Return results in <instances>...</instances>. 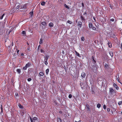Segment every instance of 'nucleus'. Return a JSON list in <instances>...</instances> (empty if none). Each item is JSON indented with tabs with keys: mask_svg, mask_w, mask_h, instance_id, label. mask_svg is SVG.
I'll return each instance as SVG.
<instances>
[{
	"mask_svg": "<svg viewBox=\"0 0 122 122\" xmlns=\"http://www.w3.org/2000/svg\"><path fill=\"white\" fill-rule=\"evenodd\" d=\"M41 53H44L45 52V51L42 49H41Z\"/></svg>",
	"mask_w": 122,
	"mask_h": 122,
	"instance_id": "nucleus-45",
	"label": "nucleus"
},
{
	"mask_svg": "<svg viewBox=\"0 0 122 122\" xmlns=\"http://www.w3.org/2000/svg\"><path fill=\"white\" fill-rule=\"evenodd\" d=\"M78 25L80 28H81L82 25V23L81 21H79L78 22Z\"/></svg>",
	"mask_w": 122,
	"mask_h": 122,
	"instance_id": "nucleus-3",
	"label": "nucleus"
},
{
	"mask_svg": "<svg viewBox=\"0 0 122 122\" xmlns=\"http://www.w3.org/2000/svg\"><path fill=\"white\" fill-rule=\"evenodd\" d=\"M28 47L27 49V50L28 51H30V47L29 46H28Z\"/></svg>",
	"mask_w": 122,
	"mask_h": 122,
	"instance_id": "nucleus-46",
	"label": "nucleus"
},
{
	"mask_svg": "<svg viewBox=\"0 0 122 122\" xmlns=\"http://www.w3.org/2000/svg\"><path fill=\"white\" fill-rule=\"evenodd\" d=\"M27 67L26 66H25L23 67V69L24 70H26L27 69Z\"/></svg>",
	"mask_w": 122,
	"mask_h": 122,
	"instance_id": "nucleus-38",
	"label": "nucleus"
},
{
	"mask_svg": "<svg viewBox=\"0 0 122 122\" xmlns=\"http://www.w3.org/2000/svg\"><path fill=\"white\" fill-rule=\"evenodd\" d=\"M31 64L30 62H28L26 64L25 66H26L27 67H28L31 66Z\"/></svg>",
	"mask_w": 122,
	"mask_h": 122,
	"instance_id": "nucleus-14",
	"label": "nucleus"
},
{
	"mask_svg": "<svg viewBox=\"0 0 122 122\" xmlns=\"http://www.w3.org/2000/svg\"><path fill=\"white\" fill-rule=\"evenodd\" d=\"M44 63L46 65H47L48 64V63L47 62V61H45L44 62Z\"/></svg>",
	"mask_w": 122,
	"mask_h": 122,
	"instance_id": "nucleus-44",
	"label": "nucleus"
},
{
	"mask_svg": "<svg viewBox=\"0 0 122 122\" xmlns=\"http://www.w3.org/2000/svg\"><path fill=\"white\" fill-rule=\"evenodd\" d=\"M17 47L16 46H15L14 48V49L12 50V51L13 52H16V50H17Z\"/></svg>",
	"mask_w": 122,
	"mask_h": 122,
	"instance_id": "nucleus-11",
	"label": "nucleus"
},
{
	"mask_svg": "<svg viewBox=\"0 0 122 122\" xmlns=\"http://www.w3.org/2000/svg\"><path fill=\"white\" fill-rule=\"evenodd\" d=\"M114 19H110V21H114Z\"/></svg>",
	"mask_w": 122,
	"mask_h": 122,
	"instance_id": "nucleus-51",
	"label": "nucleus"
},
{
	"mask_svg": "<svg viewBox=\"0 0 122 122\" xmlns=\"http://www.w3.org/2000/svg\"><path fill=\"white\" fill-rule=\"evenodd\" d=\"M64 6L67 8L68 9H69V6H68L67 5H66V4H64Z\"/></svg>",
	"mask_w": 122,
	"mask_h": 122,
	"instance_id": "nucleus-28",
	"label": "nucleus"
},
{
	"mask_svg": "<svg viewBox=\"0 0 122 122\" xmlns=\"http://www.w3.org/2000/svg\"><path fill=\"white\" fill-rule=\"evenodd\" d=\"M5 14H3L2 15L1 17H0V19L1 20H2Z\"/></svg>",
	"mask_w": 122,
	"mask_h": 122,
	"instance_id": "nucleus-37",
	"label": "nucleus"
},
{
	"mask_svg": "<svg viewBox=\"0 0 122 122\" xmlns=\"http://www.w3.org/2000/svg\"><path fill=\"white\" fill-rule=\"evenodd\" d=\"M16 51H17V54H18L19 52V50H18V49H17V50H16Z\"/></svg>",
	"mask_w": 122,
	"mask_h": 122,
	"instance_id": "nucleus-53",
	"label": "nucleus"
},
{
	"mask_svg": "<svg viewBox=\"0 0 122 122\" xmlns=\"http://www.w3.org/2000/svg\"><path fill=\"white\" fill-rule=\"evenodd\" d=\"M81 122V121L80 120L78 122Z\"/></svg>",
	"mask_w": 122,
	"mask_h": 122,
	"instance_id": "nucleus-60",
	"label": "nucleus"
},
{
	"mask_svg": "<svg viewBox=\"0 0 122 122\" xmlns=\"http://www.w3.org/2000/svg\"><path fill=\"white\" fill-rule=\"evenodd\" d=\"M27 4H25L23 5H21V8L23 9H25L26 8Z\"/></svg>",
	"mask_w": 122,
	"mask_h": 122,
	"instance_id": "nucleus-8",
	"label": "nucleus"
},
{
	"mask_svg": "<svg viewBox=\"0 0 122 122\" xmlns=\"http://www.w3.org/2000/svg\"><path fill=\"white\" fill-rule=\"evenodd\" d=\"M19 5H17L15 8V9H18L19 8Z\"/></svg>",
	"mask_w": 122,
	"mask_h": 122,
	"instance_id": "nucleus-52",
	"label": "nucleus"
},
{
	"mask_svg": "<svg viewBox=\"0 0 122 122\" xmlns=\"http://www.w3.org/2000/svg\"><path fill=\"white\" fill-rule=\"evenodd\" d=\"M42 39H40V42H39V43L40 44H42Z\"/></svg>",
	"mask_w": 122,
	"mask_h": 122,
	"instance_id": "nucleus-31",
	"label": "nucleus"
},
{
	"mask_svg": "<svg viewBox=\"0 0 122 122\" xmlns=\"http://www.w3.org/2000/svg\"><path fill=\"white\" fill-rule=\"evenodd\" d=\"M15 95L16 96H17L18 95V94L17 93H15Z\"/></svg>",
	"mask_w": 122,
	"mask_h": 122,
	"instance_id": "nucleus-54",
	"label": "nucleus"
},
{
	"mask_svg": "<svg viewBox=\"0 0 122 122\" xmlns=\"http://www.w3.org/2000/svg\"><path fill=\"white\" fill-rule=\"evenodd\" d=\"M92 61L93 62V63L95 65V64L96 63V61H95V59L94 58V56L93 55L92 56Z\"/></svg>",
	"mask_w": 122,
	"mask_h": 122,
	"instance_id": "nucleus-5",
	"label": "nucleus"
},
{
	"mask_svg": "<svg viewBox=\"0 0 122 122\" xmlns=\"http://www.w3.org/2000/svg\"><path fill=\"white\" fill-rule=\"evenodd\" d=\"M93 87V86H92V87H92V88H91L92 90H91V91L92 92V94H93L94 93V90L92 89V87Z\"/></svg>",
	"mask_w": 122,
	"mask_h": 122,
	"instance_id": "nucleus-41",
	"label": "nucleus"
},
{
	"mask_svg": "<svg viewBox=\"0 0 122 122\" xmlns=\"http://www.w3.org/2000/svg\"><path fill=\"white\" fill-rule=\"evenodd\" d=\"M54 103H55V104L57 106H58L60 105V104L57 101L55 100L54 101Z\"/></svg>",
	"mask_w": 122,
	"mask_h": 122,
	"instance_id": "nucleus-7",
	"label": "nucleus"
},
{
	"mask_svg": "<svg viewBox=\"0 0 122 122\" xmlns=\"http://www.w3.org/2000/svg\"><path fill=\"white\" fill-rule=\"evenodd\" d=\"M13 42H12V46H13Z\"/></svg>",
	"mask_w": 122,
	"mask_h": 122,
	"instance_id": "nucleus-62",
	"label": "nucleus"
},
{
	"mask_svg": "<svg viewBox=\"0 0 122 122\" xmlns=\"http://www.w3.org/2000/svg\"><path fill=\"white\" fill-rule=\"evenodd\" d=\"M86 76V74L84 72H83L82 73L81 76L83 78H84Z\"/></svg>",
	"mask_w": 122,
	"mask_h": 122,
	"instance_id": "nucleus-6",
	"label": "nucleus"
},
{
	"mask_svg": "<svg viewBox=\"0 0 122 122\" xmlns=\"http://www.w3.org/2000/svg\"><path fill=\"white\" fill-rule=\"evenodd\" d=\"M45 4L46 2L44 1H42L41 3V5L43 6L45 5Z\"/></svg>",
	"mask_w": 122,
	"mask_h": 122,
	"instance_id": "nucleus-21",
	"label": "nucleus"
},
{
	"mask_svg": "<svg viewBox=\"0 0 122 122\" xmlns=\"http://www.w3.org/2000/svg\"><path fill=\"white\" fill-rule=\"evenodd\" d=\"M103 108L104 109H106V106L105 105H104L103 106Z\"/></svg>",
	"mask_w": 122,
	"mask_h": 122,
	"instance_id": "nucleus-49",
	"label": "nucleus"
},
{
	"mask_svg": "<svg viewBox=\"0 0 122 122\" xmlns=\"http://www.w3.org/2000/svg\"><path fill=\"white\" fill-rule=\"evenodd\" d=\"M107 111L108 112H109L110 111V108H108L107 109Z\"/></svg>",
	"mask_w": 122,
	"mask_h": 122,
	"instance_id": "nucleus-50",
	"label": "nucleus"
},
{
	"mask_svg": "<svg viewBox=\"0 0 122 122\" xmlns=\"http://www.w3.org/2000/svg\"><path fill=\"white\" fill-rule=\"evenodd\" d=\"M49 25L50 27H52L53 26L54 24L52 23L51 22L49 24Z\"/></svg>",
	"mask_w": 122,
	"mask_h": 122,
	"instance_id": "nucleus-19",
	"label": "nucleus"
},
{
	"mask_svg": "<svg viewBox=\"0 0 122 122\" xmlns=\"http://www.w3.org/2000/svg\"><path fill=\"white\" fill-rule=\"evenodd\" d=\"M67 22L68 23H69L70 24H71L72 23V22L69 20H68Z\"/></svg>",
	"mask_w": 122,
	"mask_h": 122,
	"instance_id": "nucleus-47",
	"label": "nucleus"
},
{
	"mask_svg": "<svg viewBox=\"0 0 122 122\" xmlns=\"http://www.w3.org/2000/svg\"><path fill=\"white\" fill-rule=\"evenodd\" d=\"M93 19H94V20L95 21H96V19H95V18L94 17H93Z\"/></svg>",
	"mask_w": 122,
	"mask_h": 122,
	"instance_id": "nucleus-58",
	"label": "nucleus"
},
{
	"mask_svg": "<svg viewBox=\"0 0 122 122\" xmlns=\"http://www.w3.org/2000/svg\"><path fill=\"white\" fill-rule=\"evenodd\" d=\"M16 71L19 74L21 72L20 70L18 69H17Z\"/></svg>",
	"mask_w": 122,
	"mask_h": 122,
	"instance_id": "nucleus-25",
	"label": "nucleus"
},
{
	"mask_svg": "<svg viewBox=\"0 0 122 122\" xmlns=\"http://www.w3.org/2000/svg\"><path fill=\"white\" fill-rule=\"evenodd\" d=\"M86 107L88 109V110H90L89 106L88 104H87L86 105Z\"/></svg>",
	"mask_w": 122,
	"mask_h": 122,
	"instance_id": "nucleus-32",
	"label": "nucleus"
},
{
	"mask_svg": "<svg viewBox=\"0 0 122 122\" xmlns=\"http://www.w3.org/2000/svg\"><path fill=\"white\" fill-rule=\"evenodd\" d=\"M113 6L111 4H109V7L111 8V9H112L113 8Z\"/></svg>",
	"mask_w": 122,
	"mask_h": 122,
	"instance_id": "nucleus-42",
	"label": "nucleus"
},
{
	"mask_svg": "<svg viewBox=\"0 0 122 122\" xmlns=\"http://www.w3.org/2000/svg\"><path fill=\"white\" fill-rule=\"evenodd\" d=\"M82 7H84V4L83 3H82Z\"/></svg>",
	"mask_w": 122,
	"mask_h": 122,
	"instance_id": "nucleus-55",
	"label": "nucleus"
},
{
	"mask_svg": "<svg viewBox=\"0 0 122 122\" xmlns=\"http://www.w3.org/2000/svg\"><path fill=\"white\" fill-rule=\"evenodd\" d=\"M93 27V24L92 23H90L89 24V28H92Z\"/></svg>",
	"mask_w": 122,
	"mask_h": 122,
	"instance_id": "nucleus-9",
	"label": "nucleus"
},
{
	"mask_svg": "<svg viewBox=\"0 0 122 122\" xmlns=\"http://www.w3.org/2000/svg\"><path fill=\"white\" fill-rule=\"evenodd\" d=\"M82 41H83L85 40V38L84 37H82L81 38Z\"/></svg>",
	"mask_w": 122,
	"mask_h": 122,
	"instance_id": "nucleus-43",
	"label": "nucleus"
},
{
	"mask_svg": "<svg viewBox=\"0 0 122 122\" xmlns=\"http://www.w3.org/2000/svg\"><path fill=\"white\" fill-rule=\"evenodd\" d=\"M119 79L120 78L119 77H118L117 78V81L121 83Z\"/></svg>",
	"mask_w": 122,
	"mask_h": 122,
	"instance_id": "nucleus-35",
	"label": "nucleus"
},
{
	"mask_svg": "<svg viewBox=\"0 0 122 122\" xmlns=\"http://www.w3.org/2000/svg\"><path fill=\"white\" fill-rule=\"evenodd\" d=\"M27 44L28 45H29V43H28L27 42Z\"/></svg>",
	"mask_w": 122,
	"mask_h": 122,
	"instance_id": "nucleus-61",
	"label": "nucleus"
},
{
	"mask_svg": "<svg viewBox=\"0 0 122 122\" xmlns=\"http://www.w3.org/2000/svg\"><path fill=\"white\" fill-rule=\"evenodd\" d=\"M32 119L34 121V122H35L36 121H37L38 118L36 117H34Z\"/></svg>",
	"mask_w": 122,
	"mask_h": 122,
	"instance_id": "nucleus-17",
	"label": "nucleus"
},
{
	"mask_svg": "<svg viewBox=\"0 0 122 122\" xmlns=\"http://www.w3.org/2000/svg\"><path fill=\"white\" fill-rule=\"evenodd\" d=\"M118 104L119 105L122 104V101L119 102H118Z\"/></svg>",
	"mask_w": 122,
	"mask_h": 122,
	"instance_id": "nucleus-33",
	"label": "nucleus"
},
{
	"mask_svg": "<svg viewBox=\"0 0 122 122\" xmlns=\"http://www.w3.org/2000/svg\"><path fill=\"white\" fill-rule=\"evenodd\" d=\"M41 24L44 26H46V23L45 21L42 22Z\"/></svg>",
	"mask_w": 122,
	"mask_h": 122,
	"instance_id": "nucleus-13",
	"label": "nucleus"
},
{
	"mask_svg": "<svg viewBox=\"0 0 122 122\" xmlns=\"http://www.w3.org/2000/svg\"><path fill=\"white\" fill-rule=\"evenodd\" d=\"M87 14V12H84L83 14V15H85L86 14Z\"/></svg>",
	"mask_w": 122,
	"mask_h": 122,
	"instance_id": "nucleus-56",
	"label": "nucleus"
},
{
	"mask_svg": "<svg viewBox=\"0 0 122 122\" xmlns=\"http://www.w3.org/2000/svg\"><path fill=\"white\" fill-rule=\"evenodd\" d=\"M33 12H30L29 14H30V17H31L33 15Z\"/></svg>",
	"mask_w": 122,
	"mask_h": 122,
	"instance_id": "nucleus-27",
	"label": "nucleus"
},
{
	"mask_svg": "<svg viewBox=\"0 0 122 122\" xmlns=\"http://www.w3.org/2000/svg\"><path fill=\"white\" fill-rule=\"evenodd\" d=\"M30 122H33V119L31 118V117H30Z\"/></svg>",
	"mask_w": 122,
	"mask_h": 122,
	"instance_id": "nucleus-36",
	"label": "nucleus"
},
{
	"mask_svg": "<svg viewBox=\"0 0 122 122\" xmlns=\"http://www.w3.org/2000/svg\"><path fill=\"white\" fill-rule=\"evenodd\" d=\"M75 52L76 53V56H77L79 57H81V56L78 53L77 51H75Z\"/></svg>",
	"mask_w": 122,
	"mask_h": 122,
	"instance_id": "nucleus-18",
	"label": "nucleus"
},
{
	"mask_svg": "<svg viewBox=\"0 0 122 122\" xmlns=\"http://www.w3.org/2000/svg\"><path fill=\"white\" fill-rule=\"evenodd\" d=\"M58 122H61V120L60 118H58Z\"/></svg>",
	"mask_w": 122,
	"mask_h": 122,
	"instance_id": "nucleus-26",
	"label": "nucleus"
},
{
	"mask_svg": "<svg viewBox=\"0 0 122 122\" xmlns=\"http://www.w3.org/2000/svg\"><path fill=\"white\" fill-rule=\"evenodd\" d=\"M48 56H46L45 57V60L47 61L48 59Z\"/></svg>",
	"mask_w": 122,
	"mask_h": 122,
	"instance_id": "nucleus-30",
	"label": "nucleus"
},
{
	"mask_svg": "<svg viewBox=\"0 0 122 122\" xmlns=\"http://www.w3.org/2000/svg\"><path fill=\"white\" fill-rule=\"evenodd\" d=\"M13 55H15V53H14V54H13Z\"/></svg>",
	"mask_w": 122,
	"mask_h": 122,
	"instance_id": "nucleus-63",
	"label": "nucleus"
},
{
	"mask_svg": "<svg viewBox=\"0 0 122 122\" xmlns=\"http://www.w3.org/2000/svg\"><path fill=\"white\" fill-rule=\"evenodd\" d=\"M72 97V96L71 94H69L68 96L69 98H71Z\"/></svg>",
	"mask_w": 122,
	"mask_h": 122,
	"instance_id": "nucleus-39",
	"label": "nucleus"
},
{
	"mask_svg": "<svg viewBox=\"0 0 122 122\" xmlns=\"http://www.w3.org/2000/svg\"><path fill=\"white\" fill-rule=\"evenodd\" d=\"M113 86L117 90H118L119 89V87L118 86L116 83H114L113 84Z\"/></svg>",
	"mask_w": 122,
	"mask_h": 122,
	"instance_id": "nucleus-2",
	"label": "nucleus"
},
{
	"mask_svg": "<svg viewBox=\"0 0 122 122\" xmlns=\"http://www.w3.org/2000/svg\"><path fill=\"white\" fill-rule=\"evenodd\" d=\"M109 53L110 55L112 57L113 56V52H112L111 51H109Z\"/></svg>",
	"mask_w": 122,
	"mask_h": 122,
	"instance_id": "nucleus-16",
	"label": "nucleus"
},
{
	"mask_svg": "<svg viewBox=\"0 0 122 122\" xmlns=\"http://www.w3.org/2000/svg\"><path fill=\"white\" fill-rule=\"evenodd\" d=\"M39 75L41 76H43L44 75V73L42 72H40L39 73Z\"/></svg>",
	"mask_w": 122,
	"mask_h": 122,
	"instance_id": "nucleus-20",
	"label": "nucleus"
},
{
	"mask_svg": "<svg viewBox=\"0 0 122 122\" xmlns=\"http://www.w3.org/2000/svg\"><path fill=\"white\" fill-rule=\"evenodd\" d=\"M109 94L111 96L116 95V91L115 90H114L112 87L110 88H109Z\"/></svg>",
	"mask_w": 122,
	"mask_h": 122,
	"instance_id": "nucleus-1",
	"label": "nucleus"
},
{
	"mask_svg": "<svg viewBox=\"0 0 122 122\" xmlns=\"http://www.w3.org/2000/svg\"><path fill=\"white\" fill-rule=\"evenodd\" d=\"M49 69L48 68L46 70V75L48 74L49 72Z\"/></svg>",
	"mask_w": 122,
	"mask_h": 122,
	"instance_id": "nucleus-24",
	"label": "nucleus"
},
{
	"mask_svg": "<svg viewBox=\"0 0 122 122\" xmlns=\"http://www.w3.org/2000/svg\"><path fill=\"white\" fill-rule=\"evenodd\" d=\"M22 33L23 34H26V33L24 31H23L22 32Z\"/></svg>",
	"mask_w": 122,
	"mask_h": 122,
	"instance_id": "nucleus-48",
	"label": "nucleus"
},
{
	"mask_svg": "<svg viewBox=\"0 0 122 122\" xmlns=\"http://www.w3.org/2000/svg\"><path fill=\"white\" fill-rule=\"evenodd\" d=\"M101 104L99 103H98L97 104V107H98V108H100L101 107Z\"/></svg>",
	"mask_w": 122,
	"mask_h": 122,
	"instance_id": "nucleus-23",
	"label": "nucleus"
},
{
	"mask_svg": "<svg viewBox=\"0 0 122 122\" xmlns=\"http://www.w3.org/2000/svg\"><path fill=\"white\" fill-rule=\"evenodd\" d=\"M108 47L110 48H111L112 47V44L111 42L110 41H108Z\"/></svg>",
	"mask_w": 122,
	"mask_h": 122,
	"instance_id": "nucleus-12",
	"label": "nucleus"
},
{
	"mask_svg": "<svg viewBox=\"0 0 122 122\" xmlns=\"http://www.w3.org/2000/svg\"><path fill=\"white\" fill-rule=\"evenodd\" d=\"M92 28V29L93 30H96V28L94 27H93Z\"/></svg>",
	"mask_w": 122,
	"mask_h": 122,
	"instance_id": "nucleus-34",
	"label": "nucleus"
},
{
	"mask_svg": "<svg viewBox=\"0 0 122 122\" xmlns=\"http://www.w3.org/2000/svg\"><path fill=\"white\" fill-rule=\"evenodd\" d=\"M105 68L107 69H108L110 68L109 65L106 63H105Z\"/></svg>",
	"mask_w": 122,
	"mask_h": 122,
	"instance_id": "nucleus-10",
	"label": "nucleus"
},
{
	"mask_svg": "<svg viewBox=\"0 0 122 122\" xmlns=\"http://www.w3.org/2000/svg\"><path fill=\"white\" fill-rule=\"evenodd\" d=\"M91 68L94 71L95 70H96L97 69V68L95 65L92 66Z\"/></svg>",
	"mask_w": 122,
	"mask_h": 122,
	"instance_id": "nucleus-4",
	"label": "nucleus"
},
{
	"mask_svg": "<svg viewBox=\"0 0 122 122\" xmlns=\"http://www.w3.org/2000/svg\"><path fill=\"white\" fill-rule=\"evenodd\" d=\"M1 113H2L3 112V108L2 107V105H1Z\"/></svg>",
	"mask_w": 122,
	"mask_h": 122,
	"instance_id": "nucleus-29",
	"label": "nucleus"
},
{
	"mask_svg": "<svg viewBox=\"0 0 122 122\" xmlns=\"http://www.w3.org/2000/svg\"><path fill=\"white\" fill-rule=\"evenodd\" d=\"M59 113H62V112L61 111H60L59 112Z\"/></svg>",
	"mask_w": 122,
	"mask_h": 122,
	"instance_id": "nucleus-59",
	"label": "nucleus"
},
{
	"mask_svg": "<svg viewBox=\"0 0 122 122\" xmlns=\"http://www.w3.org/2000/svg\"><path fill=\"white\" fill-rule=\"evenodd\" d=\"M18 106L19 108L20 109H23V107L19 103L18 104Z\"/></svg>",
	"mask_w": 122,
	"mask_h": 122,
	"instance_id": "nucleus-15",
	"label": "nucleus"
},
{
	"mask_svg": "<svg viewBox=\"0 0 122 122\" xmlns=\"http://www.w3.org/2000/svg\"><path fill=\"white\" fill-rule=\"evenodd\" d=\"M75 122H77V121H75Z\"/></svg>",
	"mask_w": 122,
	"mask_h": 122,
	"instance_id": "nucleus-64",
	"label": "nucleus"
},
{
	"mask_svg": "<svg viewBox=\"0 0 122 122\" xmlns=\"http://www.w3.org/2000/svg\"><path fill=\"white\" fill-rule=\"evenodd\" d=\"M31 80H32L30 78H28L27 79V81H31Z\"/></svg>",
	"mask_w": 122,
	"mask_h": 122,
	"instance_id": "nucleus-40",
	"label": "nucleus"
},
{
	"mask_svg": "<svg viewBox=\"0 0 122 122\" xmlns=\"http://www.w3.org/2000/svg\"><path fill=\"white\" fill-rule=\"evenodd\" d=\"M81 19L83 21H85V19L84 17L83 16H81Z\"/></svg>",
	"mask_w": 122,
	"mask_h": 122,
	"instance_id": "nucleus-22",
	"label": "nucleus"
},
{
	"mask_svg": "<svg viewBox=\"0 0 122 122\" xmlns=\"http://www.w3.org/2000/svg\"><path fill=\"white\" fill-rule=\"evenodd\" d=\"M21 56H24V54H23V53H21Z\"/></svg>",
	"mask_w": 122,
	"mask_h": 122,
	"instance_id": "nucleus-57",
	"label": "nucleus"
}]
</instances>
